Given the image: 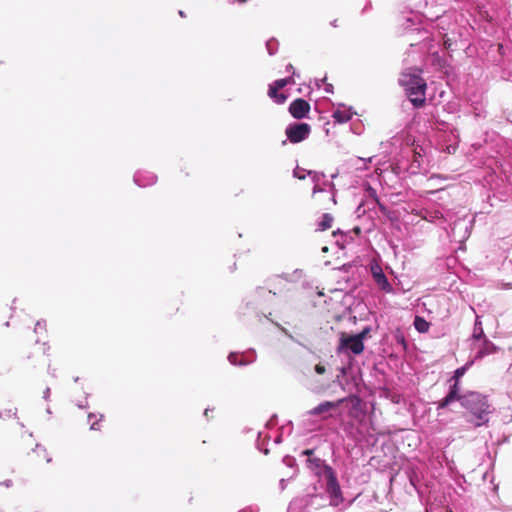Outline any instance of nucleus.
<instances>
[{
  "mask_svg": "<svg viewBox=\"0 0 512 512\" xmlns=\"http://www.w3.org/2000/svg\"><path fill=\"white\" fill-rule=\"evenodd\" d=\"M50 394H51V389L49 387H47L44 391H43V399L48 401L50 399Z\"/></svg>",
  "mask_w": 512,
  "mask_h": 512,
  "instance_id": "a19ab883",
  "label": "nucleus"
},
{
  "mask_svg": "<svg viewBox=\"0 0 512 512\" xmlns=\"http://www.w3.org/2000/svg\"><path fill=\"white\" fill-rule=\"evenodd\" d=\"M431 320H433V317L427 320L424 316L418 315V334H424L429 331L432 325Z\"/></svg>",
  "mask_w": 512,
  "mask_h": 512,
  "instance_id": "393cba45",
  "label": "nucleus"
},
{
  "mask_svg": "<svg viewBox=\"0 0 512 512\" xmlns=\"http://www.w3.org/2000/svg\"><path fill=\"white\" fill-rule=\"evenodd\" d=\"M227 1H228V3L233 4L235 2L244 3L246 0H227Z\"/></svg>",
  "mask_w": 512,
  "mask_h": 512,
  "instance_id": "6e6d98bb",
  "label": "nucleus"
},
{
  "mask_svg": "<svg viewBox=\"0 0 512 512\" xmlns=\"http://www.w3.org/2000/svg\"><path fill=\"white\" fill-rule=\"evenodd\" d=\"M279 43L275 38H271L266 42V49L269 55H274L278 50Z\"/></svg>",
  "mask_w": 512,
  "mask_h": 512,
  "instance_id": "cd10ccee",
  "label": "nucleus"
},
{
  "mask_svg": "<svg viewBox=\"0 0 512 512\" xmlns=\"http://www.w3.org/2000/svg\"><path fill=\"white\" fill-rule=\"evenodd\" d=\"M412 421H413L414 423H415V421H416V416H415V414H414V413H412Z\"/></svg>",
  "mask_w": 512,
  "mask_h": 512,
  "instance_id": "e2e57ef3",
  "label": "nucleus"
},
{
  "mask_svg": "<svg viewBox=\"0 0 512 512\" xmlns=\"http://www.w3.org/2000/svg\"><path fill=\"white\" fill-rule=\"evenodd\" d=\"M370 8H371V2H368V3L365 5L364 9L362 10V13L366 12V11H367L368 9H370Z\"/></svg>",
  "mask_w": 512,
  "mask_h": 512,
  "instance_id": "864d4df0",
  "label": "nucleus"
},
{
  "mask_svg": "<svg viewBox=\"0 0 512 512\" xmlns=\"http://www.w3.org/2000/svg\"><path fill=\"white\" fill-rule=\"evenodd\" d=\"M473 351L475 352L471 358L474 360V362H477L481 361L487 356L498 353L500 351V347L493 343L489 338H485L475 344Z\"/></svg>",
  "mask_w": 512,
  "mask_h": 512,
  "instance_id": "f8f14e48",
  "label": "nucleus"
},
{
  "mask_svg": "<svg viewBox=\"0 0 512 512\" xmlns=\"http://www.w3.org/2000/svg\"><path fill=\"white\" fill-rule=\"evenodd\" d=\"M323 191H324V189L319 186V183L318 184H314L313 194H316V193H319V192H323Z\"/></svg>",
  "mask_w": 512,
  "mask_h": 512,
  "instance_id": "de8ad7c7",
  "label": "nucleus"
},
{
  "mask_svg": "<svg viewBox=\"0 0 512 512\" xmlns=\"http://www.w3.org/2000/svg\"><path fill=\"white\" fill-rule=\"evenodd\" d=\"M323 489L329 498V504L338 507L344 502L343 493L334 469L328 470V476L323 478Z\"/></svg>",
  "mask_w": 512,
  "mask_h": 512,
  "instance_id": "1a4fd4ad",
  "label": "nucleus"
},
{
  "mask_svg": "<svg viewBox=\"0 0 512 512\" xmlns=\"http://www.w3.org/2000/svg\"><path fill=\"white\" fill-rule=\"evenodd\" d=\"M333 220L334 218L330 213H324L317 224V229L319 231H325L329 229L332 226Z\"/></svg>",
  "mask_w": 512,
  "mask_h": 512,
  "instance_id": "5701e85b",
  "label": "nucleus"
},
{
  "mask_svg": "<svg viewBox=\"0 0 512 512\" xmlns=\"http://www.w3.org/2000/svg\"><path fill=\"white\" fill-rule=\"evenodd\" d=\"M474 363V360L470 357L466 363L453 371L452 376L449 378L450 384L445 393V396L438 403V409H446L455 403V399L457 398L458 393L462 391L461 380L467 371L474 365Z\"/></svg>",
  "mask_w": 512,
  "mask_h": 512,
  "instance_id": "0eeeda50",
  "label": "nucleus"
},
{
  "mask_svg": "<svg viewBox=\"0 0 512 512\" xmlns=\"http://www.w3.org/2000/svg\"><path fill=\"white\" fill-rule=\"evenodd\" d=\"M325 371H326L325 366H323V365H321V364H317V365L315 366V372H316L317 374H324V373H325Z\"/></svg>",
  "mask_w": 512,
  "mask_h": 512,
  "instance_id": "58836bf2",
  "label": "nucleus"
},
{
  "mask_svg": "<svg viewBox=\"0 0 512 512\" xmlns=\"http://www.w3.org/2000/svg\"><path fill=\"white\" fill-rule=\"evenodd\" d=\"M286 71H287V72L294 71V68H293L292 64H288V65L286 66ZM293 75H295V72H293Z\"/></svg>",
  "mask_w": 512,
  "mask_h": 512,
  "instance_id": "603ef678",
  "label": "nucleus"
},
{
  "mask_svg": "<svg viewBox=\"0 0 512 512\" xmlns=\"http://www.w3.org/2000/svg\"><path fill=\"white\" fill-rule=\"evenodd\" d=\"M338 350L358 355L364 350V343L361 342L360 336L342 334Z\"/></svg>",
  "mask_w": 512,
  "mask_h": 512,
  "instance_id": "ddd939ff",
  "label": "nucleus"
},
{
  "mask_svg": "<svg viewBox=\"0 0 512 512\" xmlns=\"http://www.w3.org/2000/svg\"><path fill=\"white\" fill-rule=\"evenodd\" d=\"M481 318H482L481 316L476 315L474 323H473L472 333L470 334V336L468 338V342H469V346H470L471 350H474L475 344H477V342H479L485 338H488L484 331Z\"/></svg>",
  "mask_w": 512,
  "mask_h": 512,
  "instance_id": "f3484780",
  "label": "nucleus"
},
{
  "mask_svg": "<svg viewBox=\"0 0 512 512\" xmlns=\"http://www.w3.org/2000/svg\"><path fill=\"white\" fill-rule=\"evenodd\" d=\"M370 332V328L369 327H365L360 333H357V334H354L355 336H360L361 337V342H363V340L365 339V337L367 336V334Z\"/></svg>",
  "mask_w": 512,
  "mask_h": 512,
  "instance_id": "e433bc0d",
  "label": "nucleus"
},
{
  "mask_svg": "<svg viewBox=\"0 0 512 512\" xmlns=\"http://www.w3.org/2000/svg\"><path fill=\"white\" fill-rule=\"evenodd\" d=\"M330 24H331V26H333V27H337V26H338V25H337V20H336V19H335V20H333Z\"/></svg>",
  "mask_w": 512,
  "mask_h": 512,
  "instance_id": "13d9d810",
  "label": "nucleus"
},
{
  "mask_svg": "<svg viewBox=\"0 0 512 512\" xmlns=\"http://www.w3.org/2000/svg\"><path fill=\"white\" fill-rule=\"evenodd\" d=\"M46 330V322L44 320L37 321L34 327L35 333H41Z\"/></svg>",
  "mask_w": 512,
  "mask_h": 512,
  "instance_id": "f704fd0d",
  "label": "nucleus"
},
{
  "mask_svg": "<svg viewBox=\"0 0 512 512\" xmlns=\"http://www.w3.org/2000/svg\"><path fill=\"white\" fill-rule=\"evenodd\" d=\"M269 440V436L265 435L263 439V433L258 432L257 440H256V447L257 449L262 452L263 454L267 455L269 453V450L267 447L264 446V440Z\"/></svg>",
  "mask_w": 512,
  "mask_h": 512,
  "instance_id": "bb28decb",
  "label": "nucleus"
},
{
  "mask_svg": "<svg viewBox=\"0 0 512 512\" xmlns=\"http://www.w3.org/2000/svg\"><path fill=\"white\" fill-rule=\"evenodd\" d=\"M282 442V436L281 435H278L275 439H274V443L275 444H279Z\"/></svg>",
  "mask_w": 512,
  "mask_h": 512,
  "instance_id": "3c124183",
  "label": "nucleus"
},
{
  "mask_svg": "<svg viewBox=\"0 0 512 512\" xmlns=\"http://www.w3.org/2000/svg\"><path fill=\"white\" fill-rule=\"evenodd\" d=\"M256 360V353L250 349L243 353L231 352L228 355V361L234 366H247Z\"/></svg>",
  "mask_w": 512,
  "mask_h": 512,
  "instance_id": "dca6fc26",
  "label": "nucleus"
},
{
  "mask_svg": "<svg viewBox=\"0 0 512 512\" xmlns=\"http://www.w3.org/2000/svg\"><path fill=\"white\" fill-rule=\"evenodd\" d=\"M276 420H277V416L276 415H273L270 420L267 422L266 426L267 427H272L273 425L276 424Z\"/></svg>",
  "mask_w": 512,
  "mask_h": 512,
  "instance_id": "79ce46f5",
  "label": "nucleus"
},
{
  "mask_svg": "<svg viewBox=\"0 0 512 512\" xmlns=\"http://www.w3.org/2000/svg\"><path fill=\"white\" fill-rule=\"evenodd\" d=\"M337 233L342 234V238L344 242L352 241L354 239V236H359L361 234V228L356 226L351 231L347 233H342L340 230L334 231L333 235L335 236Z\"/></svg>",
  "mask_w": 512,
  "mask_h": 512,
  "instance_id": "a878e982",
  "label": "nucleus"
},
{
  "mask_svg": "<svg viewBox=\"0 0 512 512\" xmlns=\"http://www.w3.org/2000/svg\"><path fill=\"white\" fill-rule=\"evenodd\" d=\"M303 276V271L300 269L294 270L292 273H283L282 275H277L274 277V280L284 279L287 282H296Z\"/></svg>",
  "mask_w": 512,
  "mask_h": 512,
  "instance_id": "4be33fe9",
  "label": "nucleus"
},
{
  "mask_svg": "<svg viewBox=\"0 0 512 512\" xmlns=\"http://www.w3.org/2000/svg\"><path fill=\"white\" fill-rule=\"evenodd\" d=\"M344 404L350 407V416H355V412H358L361 409V399L356 395H350L336 401H323L314 408L308 410L306 414L308 416L317 417L320 420H327L333 416V413L337 408Z\"/></svg>",
  "mask_w": 512,
  "mask_h": 512,
  "instance_id": "39448f33",
  "label": "nucleus"
},
{
  "mask_svg": "<svg viewBox=\"0 0 512 512\" xmlns=\"http://www.w3.org/2000/svg\"><path fill=\"white\" fill-rule=\"evenodd\" d=\"M412 325L416 328V315L414 316V319L412 321Z\"/></svg>",
  "mask_w": 512,
  "mask_h": 512,
  "instance_id": "680f3d73",
  "label": "nucleus"
},
{
  "mask_svg": "<svg viewBox=\"0 0 512 512\" xmlns=\"http://www.w3.org/2000/svg\"><path fill=\"white\" fill-rule=\"evenodd\" d=\"M310 111L309 103L302 99L298 98L292 101L289 105V112L295 119H303L307 116Z\"/></svg>",
  "mask_w": 512,
  "mask_h": 512,
  "instance_id": "a211bd4d",
  "label": "nucleus"
},
{
  "mask_svg": "<svg viewBox=\"0 0 512 512\" xmlns=\"http://www.w3.org/2000/svg\"><path fill=\"white\" fill-rule=\"evenodd\" d=\"M256 360V353L250 349L243 353L231 352L228 355V361L234 366H247Z\"/></svg>",
  "mask_w": 512,
  "mask_h": 512,
  "instance_id": "2eb2a0df",
  "label": "nucleus"
},
{
  "mask_svg": "<svg viewBox=\"0 0 512 512\" xmlns=\"http://www.w3.org/2000/svg\"><path fill=\"white\" fill-rule=\"evenodd\" d=\"M179 15H180L181 17H185L184 12H183V11H181V10L179 11Z\"/></svg>",
  "mask_w": 512,
  "mask_h": 512,
  "instance_id": "69168bd1",
  "label": "nucleus"
},
{
  "mask_svg": "<svg viewBox=\"0 0 512 512\" xmlns=\"http://www.w3.org/2000/svg\"><path fill=\"white\" fill-rule=\"evenodd\" d=\"M355 213L357 214L358 217H360L362 214L365 213V209L362 207V205H359L356 208Z\"/></svg>",
  "mask_w": 512,
  "mask_h": 512,
  "instance_id": "c03bdc74",
  "label": "nucleus"
},
{
  "mask_svg": "<svg viewBox=\"0 0 512 512\" xmlns=\"http://www.w3.org/2000/svg\"><path fill=\"white\" fill-rule=\"evenodd\" d=\"M46 412H47L48 414H51V413H52V412H51V409H50L49 407L46 409Z\"/></svg>",
  "mask_w": 512,
  "mask_h": 512,
  "instance_id": "774afa93",
  "label": "nucleus"
},
{
  "mask_svg": "<svg viewBox=\"0 0 512 512\" xmlns=\"http://www.w3.org/2000/svg\"><path fill=\"white\" fill-rule=\"evenodd\" d=\"M445 10L442 6H434L433 11L418 9V137L433 138L442 135H456L453 132L439 130L440 121L434 115L436 106L446 92L440 83L431 81L427 84L423 74L453 83L458 76L449 59L442 53L441 41L447 35L445 28L439 23Z\"/></svg>",
  "mask_w": 512,
  "mask_h": 512,
  "instance_id": "f257e3e1",
  "label": "nucleus"
},
{
  "mask_svg": "<svg viewBox=\"0 0 512 512\" xmlns=\"http://www.w3.org/2000/svg\"><path fill=\"white\" fill-rule=\"evenodd\" d=\"M510 441V435L502 434L500 437L496 439V441L493 443L497 448L500 447L503 444H506Z\"/></svg>",
  "mask_w": 512,
  "mask_h": 512,
  "instance_id": "473e14b6",
  "label": "nucleus"
},
{
  "mask_svg": "<svg viewBox=\"0 0 512 512\" xmlns=\"http://www.w3.org/2000/svg\"><path fill=\"white\" fill-rule=\"evenodd\" d=\"M103 418V415H100V418H99V421L102 420ZM90 429L91 430H99V427H98V420H95L91 423L90 425Z\"/></svg>",
  "mask_w": 512,
  "mask_h": 512,
  "instance_id": "ea45409f",
  "label": "nucleus"
},
{
  "mask_svg": "<svg viewBox=\"0 0 512 512\" xmlns=\"http://www.w3.org/2000/svg\"><path fill=\"white\" fill-rule=\"evenodd\" d=\"M48 374L51 375L54 378L57 377L56 369L52 368L51 365L48 366Z\"/></svg>",
  "mask_w": 512,
  "mask_h": 512,
  "instance_id": "49530a36",
  "label": "nucleus"
},
{
  "mask_svg": "<svg viewBox=\"0 0 512 512\" xmlns=\"http://www.w3.org/2000/svg\"><path fill=\"white\" fill-rule=\"evenodd\" d=\"M94 418H96V415L94 413H89L88 414V421L90 422L91 420H94Z\"/></svg>",
  "mask_w": 512,
  "mask_h": 512,
  "instance_id": "5fc2aeb1",
  "label": "nucleus"
},
{
  "mask_svg": "<svg viewBox=\"0 0 512 512\" xmlns=\"http://www.w3.org/2000/svg\"><path fill=\"white\" fill-rule=\"evenodd\" d=\"M17 413V408L5 409L3 411H0V419L6 420L10 418H17Z\"/></svg>",
  "mask_w": 512,
  "mask_h": 512,
  "instance_id": "c85d7f7f",
  "label": "nucleus"
},
{
  "mask_svg": "<svg viewBox=\"0 0 512 512\" xmlns=\"http://www.w3.org/2000/svg\"><path fill=\"white\" fill-rule=\"evenodd\" d=\"M414 2H402L399 4V11L396 16V34L404 36L414 31L416 24V11Z\"/></svg>",
  "mask_w": 512,
  "mask_h": 512,
  "instance_id": "6e6552de",
  "label": "nucleus"
},
{
  "mask_svg": "<svg viewBox=\"0 0 512 512\" xmlns=\"http://www.w3.org/2000/svg\"><path fill=\"white\" fill-rule=\"evenodd\" d=\"M337 175H338V173H334V174L331 175V178L334 179V178L337 177Z\"/></svg>",
  "mask_w": 512,
  "mask_h": 512,
  "instance_id": "338daca9",
  "label": "nucleus"
},
{
  "mask_svg": "<svg viewBox=\"0 0 512 512\" xmlns=\"http://www.w3.org/2000/svg\"><path fill=\"white\" fill-rule=\"evenodd\" d=\"M0 485L10 488L13 485V482H12V480L7 479V480L1 482Z\"/></svg>",
  "mask_w": 512,
  "mask_h": 512,
  "instance_id": "a18cd8bd",
  "label": "nucleus"
},
{
  "mask_svg": "<svg viewBox=\"0 0 512 512\" xmlns=\"http://www.w3.org/2000/svg\"><path fill=\"white\" fill-rule=\"evenodd\" d=\"M418 218L442 226L446 220L439 210L429 211L418 207Z\"/></svg>",
  "mask_w": 512,
  "mask_h": 512,
  "instance_id": "6ab92c4d",
  "label": "nucleus"
},
{
  "mask_svg": "<svg viewBox=\"0 0 512 512\" xmlns=\"http://www.w3.org/2000/svg\"><path fill=\"white\" fill-rule=\"evenodd\" d=\"M339 379H340V376H337V378L333 382H337V383L340 384V380Z\"/></svg>",
  "mask_w": 512,
  "mask_h": 512,
  "instance_id": "0e129e2a",
  "label": "nucleus"
},
{
  "mask_svg": "<svg viewBox=\"0 0 512 512\" xmlns=\"http://www.w3.org/2000/svg\"><path fill=\"white\" fill-rule=\"evenodd\" d=\"M326 186H329L331 189L334 188V184L332 182H325Z\"/></svg>",
  "mask_w": 512,
  "mask_h": 512,
  "instance_id": "4d7b16f0",
  "label": "nucleus"
},
{
  "mask_svg": "<svg viewBox=\"0 0 512 512\" xmlns=\"http://www.w3.org/2000/svg\"><path fill=\"white\" fill-rule=\"evenodd\" d=\"M502 422L504 424H509L510 422H512V414L509 412L505 413L502 417Z\"/></svg>",
  "mask_w": 512,
  "mask_h": 512,
  "instance_id": "4c0bfd02",
  "label": "nucleus"
},
{
  "mask_svg": "<svg viewBox=\"0 0 512 512\" xmlns=\"http://www.w3.org/2000/svg\"><path fill=\"white\" fill-rule=\"evenodd\" d=\"M307 175L311 176L312 182L314 184H318L321 179L325 177V174L323 172H316V171H307Z\"/></svg>",
  "mask_w": 512,
  "mask_h": 512,
  "instance_id": "2f4dec72",
  "label": "nucleus"
},
{
  "mask_svg": "<svg viewBox=\"0 0 512 512\" xmlns=\"http://www.w3.org/2000/svg\"><path fill=\"white\" fill-rule=\"evenodd\" d=\"M268 95L270 98H272L277 104H283L286 99H287V96L284 95V94H279L278 93V89L273 85L271 84L269 86V90H268Z\"/></svg>",
  "mask_w": 512,
  "mask_h": 512,
  "instance_id": "b1692460",
  "label": "nucleus"
},
{
  "mask_svg": "<svg viewBox=\"0 0 512 512\" xmlns=\"http://www.w3.org/2000/svg\"><path fill=\"white\" fill-rule=\"evenodd\" d=\"M294 83L292 77H287V78H283V79H278L276 81L273 82V85L278 89H282L284 88L286 85L288 84H292Z\"/></svg>",
  "mask_w": 512,
  "mask_h": 512,
  "instance_id": "c756f323",
  "label": "nucleus"
},
{
  "mask_svg": "<svg viewBox=\"0 0 512 512\" xmlns=\"http://www.w3.org/2000/svg\"><path fill=\"white\" fill-rule=\"evenodd\" d=\"M77 407L80 408V409L87 408L88 407V402L87 401L79 402V403H77Z\"/></svg>",
  "mask_w": 512,
  "mask_h": 512,
  "instance_id": "09e8293b",
  "label": "nucleus"
},
{
  "mask_svg": "<svg viewBox=\"0 0 512 512\" xmlns=\"http://www.w3.org/2000/svg\"><path fill=\"white\" fill-rule=\"evenodd\" d=\"M414 44H410L403 59V69L398 83L404 89L409 102L416 108V66Z\"/></svg>",
  "mask_w": 512,
  "mask_h": 512,
  "instance_id": "20e7f679",
  "label": "nucleus"
},
{
  "mask_svg": "<svg viewBox=\"0 0 512 512\" xmlns=\"http://www.w3.org/2000/svg\"><path fill=\"white\" fill-rule=\"evenodd\" d=\"M370 273L374 282L382 291L389 293L393 290L392 285L388 281L382 267L378 262L372 261L370 263Z\"/></svg>",
  "mask_w": 512,
  "mask_h": 512,
  "instance_id": "4468645a",
  "label": "nucleus"
},
{
  "mask_svg": "<svg viewBox=\"0 0 512 512\" xmlns=\"http://www.w3.org/2000/svg\"><path fill=\"white\" fill-rule=\"evenodd\" d=\"M455 402L467 410L472 416L470 421L474 427L489 426V415L493 413L494 408L489 403L488 395L474 390H465L458 393Z\"/></svg>",
  "mask_w": 512,
  "mask_h": 512,
  "instance_id": "7ed1b4c3",
  "label": "nucleus"
},
{
  "mask_svg": "<svg viewBox=\"0 0 512 512\" xmlns=\"http://www.w3.org/2000/svg\"><path fill=\"white\" fill-rule=\"evenodd\" d=\"M353 114L354 112L351 107L347 108L344 104H339L338 108L333 112L332 117L335 122L342 124L348 122Z\"/></svg>",
  "mask_w": 512,
  "mask_h": 512,
  "instance_id": "412c9836",
  "label": "nucleus"
},
{
  "mask_svg": "<svg viewBox=\"0 0 512 512\" xmlns=\"http://www.w3.org/2000/svg\"><path fill=\"white\" fill-rule=\"evenodd\" d=\"M459 146L458 135H440L433 138L418 137V200L430 194L443 191L442 187H436V183L444 180L440 174L431 172L433 168H439L446 155L454 154Z\"/></svg>",
  "mask_w": 512,
  "mask_h": 512,
  "instance_id": "f03ea898",
  "label": "nucleus"
},
{
  "mask_svg": "<svg viewBox=\"0 0 512 512\" xmlns=\"http://www.w3.org/2000/svg\"><path fill=\"white\" fill-rule=\"evenodd\" d=\"M157 181V176L150 171H137L134 174V182L136 185L140 187H147L155 184Z\"/></svg>",
  "mask_w": 512,
  "mask_h": 512,
  "instance_id": "aec40b11",
  "label": "nucleus"
},
{
  "mask_svg": "<svg viewBox=\"0 0 512 512\" xmlns=\"http://www.w3.org/2000/svg\"><path fill=\"white\" fill-rule=\"evenodd\" d=\"M209 411H210V410H209L208 408H207V409H205V411H204V416H205V417H208V415H209Z\"/></svg>",
  "mask_w": 512,
  "mask_h": 512,
  "instance_id": "bf43d9fd",
  "label": "nucleus"
},
{
  "mask_svg": "<svg viewBox=\"0 0 512 512\" xmlns=\"http://www.w3.org/2000/svg\"><path fill=\"white\" fill-rule=\"evenodd\" d=\"M438 485L432 483L428 487L427 483H423L420 479V473L418 472V502L424 506L425 512H433L432 507L438 510V512H453L452 510L444 509L447 503L445 494L437 491Z\"/></svg>",
  "mask_w": 512,
  "mask_h": 512,
  "instance_id": "423d86ee",
  "label": "nucleus"
},
{
  "mask_svg": "<svg viewBox=\"0 0 512 512\" xmlns=\"http://www.w3.org/2000/svg\"><path fill=\"white\" fill-rule=\"evenodd\" d=\"M310 132V125L304 122H295L289 124L285 129L287 139L294 144L304 141L306 138H308Z\"/></svg>",
  "mask_w": 512,
  "mask_h": 512,
  "instance_id": "9b49d317",
  "label": "nucleus"
},
{
  "mask_svg": "<svg viewBox=\"0 0 512 512\" xmlns=\"http://www.w3.org/2000/svg\"><path fill=\"white\" fill-rule=\"evenodd\" d=\"M284 482H285V480H284V479H281V481H280V485H281V488H282V489H284V487H285Z\"/></svg>",
  "mask_w": 512,
  "mask_h": 512,
  "instance_id": "052dcab7",
  "label": "nucleus"
},
{
  "mask_svg": "<svg viewBox=\"0 0 512 512\" xmlns=\"http://www.w3.org/2000/svg\"><path fill=\"white\" fill-rule=\"evenodd\" d=\"M325 91L327 93H333V85L332 84H326L325 85Z\"/></svg>",
  "mask_w": 512,
  "mask_h": 512,
  "instance_id": "8fccbe9b",
  "label": "nucleus"
},
{
  "mask_svg": "<svg viewBox=\"0 0 512 512\" xmlns=\"http://www.w3.org/2000/svg\"><path fill=\"white\" fill-rule=\"evenodd\" d=\"M409 481H410V484L416 489V476H415L414 472H412V474H410Z\"/></svg>",
  "mask_w": 512,
  "mask_h": 512,
  "instance_id": "37998d69",
  "label": "nucleus"
},
{
  "mask_svg": "<svg viewBox=\"0 0 512 512\" xmlns=\"http://www.w3.org/2000/svg\"><path fill=\"white\" fill-rule=\"evenodd\" d=\"M426 313L428 317L433 314V311L427 307L426 302L422 301L421 298H418V314Z\"/></svg>",
  "mask_w": 512,
  "mask_h": 512,
  "instance_id": "7c9ffc66",
  "label": "nucleus"
},
{
  "mask_svg": "<svg viewBox=\"0 0 512 512\" xmlns=\"http://www.w3.org/2000/svg\"><path fill=\"white\" fill-rule=\"evenodd\" d=\"M283 463L286 465V466H289V467H294L296 466V460L294 457L292 456H289V455H286L285 457H283Z\"/></svg>",
  "mask_w": 512,
  "mask_h": 512,
  "instance_id": "c9c22d12",
  "label": "nucleus"
},
{
  "mask_svg": "<svg viewBox=\"0 0 512 512\" xmlns=\"http://www.w3.org/2000/svg\"><path fill=\"white\" fill-rule=\"evenodd\" d=\"M302 455L307 457V468L320 480L328 476L329 469H333L330 465L326 464V462L323 459L314 456L313 449H306L302 451Z\"/></svg>",
  "mask_w": 512,
  "mask_h": 512,
  "instance_id": "9d476101",
  "label": "nucleus"
},
{
  "mask_svg": "<svg viewBox=\"0 0 512 512\" xmlns=\"http://www.w3.org/2000/svg\"><path fill=\"white\" fill-rule=\"evenodd\" d=\"M306 175H307V171H306V170H304V169H301V168H299V167H297V168H296V169H294V171H293V176H294L295 178L300 179V180L305 179V178H306Z\"/></svg>",
  "mask_w": 512,
  "mask_h": 512,
  "instance_id": "72a5a7b5",
  "label": "nucleus"
}]
</instances>
